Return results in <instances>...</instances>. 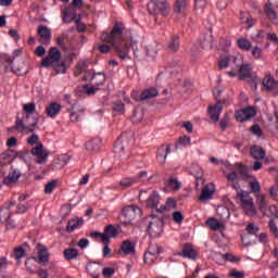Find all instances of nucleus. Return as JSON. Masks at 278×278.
Wrapping results in <instances>:
<instances>
[{
    "label": "nucleus",
    "mask_w": 278,
    "mask_h": 278,
    "mask_svg": "<svg viewBox=\"0 0 278 278\" xmlns=\"http://www.w3.org/2000/svg\"><path fill=\"white\" fill-rule=\"evenodd\" d=\"M56 187H58V180H52L48 182L45 188L46 194H52Z\"/></svg>",
    "instance_id": "nucleus-50"
},
{
    "label": "nucleus",
    "mask_w": 278,
    "mask_h": 278,
    "mask_svg": "<svg viewBox=\"0 0 278 278\" xmlns=\"http://www.w3.org/2000/svg\"><path fill=\"white\" fill-rule=\"evenodd\" d=\"M252 71L253 66H251V64H242L229 71L228 75L229 77H236L239 75V79H253Z\"/></svg>",
    "instance_id": "nucleus-5"
},
{
    "label": "nucleus",
    "mask_w": 278,
    "mask_h": 278,
    "mask_svg": "<svg viewBox=\"0 0 278 278\" xmlns=\"http://www.w3.org/2000/svg\"><path fill=\"white\" fill-rule=\"evenodd\" d=\"M147 207L150 210H156L160 212V193L157 191H151L147 199Z\"/></svg>",
    "instance_id": "nucleus-15"
},
{
    "label": "nucleus",
    "mask_w": 278,
    "mask_h": 278,
    "mask_svg": "<svg viewBox=\"0 0 278 278\" xmlns=\"http://www.w3.org/2000/svg\"><path fill=\"white\" fill-rule=\"evenodd\" d=\"M237 192V199H239L241 203L242 210L245 212L248 216H255L257 214V211L255 210V204L253 203V198H251V194L249 192L240 190H236Z\"/></svg>",
    "instance_id": "nucleus-3"
},
{
    "label": "nucleus",
    "mask_w": 278,
    "mask_h": 278,
    "mask_svg": "<svg viewBox=\"0 0 278 278\" xmlns=\"http://www.w3.org/2000/svg\"><path fill=\"white\" fill-rule=\"evenodd\" d=\"M62 112V105L56 102H51L46 106V114L49 118H55Z\"/></svg>",
    "instance_id": "nucleus-19"
},
{
    "label": "nucleus",
    "mask_w": 278,
    "mask_h": 278,
    "mask_svg": "<svg viewBox=\"0 0 278 278\" xmlns=\"http://www.w3.org/2000/svg\"><path fill=\"white\" fill-rule=\"evenodd\" d=\"M216 260H222L223 263L225 262H231L232 264H236V262H238V257H236L233 254L231 253H216L215 254Z\"/></svg>",
    "instance_id": "nucleus-31"
},
{
    "label": "nucleus",
    "mask_w": 278,
    "mask_h": 278,
    "mask_svg": "<svg viewBox=\"0 0 278 278\" xmlns=\"http://www.w3.org/2000/svg\"><path fill=\"white\" fill-rule=\"evenodd\" d=\"M251 174H249V168L241 163H236L233 165V170L227 175L228 182L230 184L233 190H240L239 179H250Z\"/></svg>",
    "instance_id": "nucleus-2"
},
{
    "label": "nucleus",
    "mask_w": 278,
    "mask_h": 278,
    "mask_svg": "<svg viewBox=\"0 0 278 278\" xmlns=\"http://www.w3.org/2000/svg\"><path fill=\"white\" fill-rule=\"evenodd\" d=\"M23 110L26 113V121H29L31 118V114L36 112V103L29 102L23 105Z\"/></svg>",
    "instance_id": "nucleus-36"
},
{
    "label": "nucleus",
    "mask_w": 278,
    "mask_h": 278,
    "mask_svg": "<svg viewBox=\"0 0 278 278\" xmlns=\"http://www.w3.org/2000/svg\"><path fill=\"white\" fill-rule=\"evenodd\" d=\"M162 253V247L150 243L148 247V251L143 255V262L149 264L150 266L157 260V255Z\"/></svg>",
    "instance_id": "nucleus-7"
},
{
    "label": "nucleus",
    "mask_w": 278,
    "mask_h": 278,
    "mask_svg": "<svg viewBox=\"0 0 278 278\" xmlns=\"http://www.w3.org/2000/svg\"><path fill=\"white\" fill-rule=\"evenodd\" d=\"M36 125H38V117L33 118V123L25 125V122L17 117L15 121L14 129L17 131H27L28 134H34L36 131Z\"/></svg>",
    "instance_id": "nucleus-9"
},
{
    "label": "nucleus",
    "mask_w": 278,
    "mask_h": 278,
    "mask_svg": "<svg viewBox=\"0 0 278 278\" xmlns=\"http://www.w3.org/2000/svg\"><path fill=\"white\" fill-rule=\"evenodd\" d=\"M167 49L174 52L179 51V35H172L167 42Z\"/></svg>",
    "instance_id": "nucleus-27"
},
{
    "label": "nucleus",
    "mask_w": 278,
    "mask_h": 278,
    "mask_svg": "<svg viewBox=\"0 0 278 278\" xmlns=\"http://www.w3.org/2000/svg\"><path fill=\"white\" fill-rule=\"evenodd\" d=\"M217 215L222 218V220H228L230 213L229 210L225 206H219L217 208Z\"/></svg>",
    "instance_id": "nucleus-45"
},
{
    "label": "nucleus",
    "mask_w": 278,
    "mask_h": 278,
    "mask_svg": "<svg viewBox=\"0 0 278 278\" xmlns=\"http://www.w3.org/2000/svg\"><path fill=\"white\" fill-rule=\"evenodd\" d=\"M237 47H239L241 51H249L250 49H253V45L247 38L237 39Z\"/></svg>",
    "instance_id": "nucleus-33"
},
{
    "label": "nucleus",
    "mask_w": 278,
    "mask_h": 278,
    "mask_svg": "<svg viewBox=\"0 0 278 278\" xmlns=\"http://www.w3.org/2000/svg\"><path fill=\"white\" fill-rule=\"evenodd\" d=\"M74 23H75L76 29H77V31H79V34H81L83 31H86V24L81 23L80 16H78Z\"/></svg>",
    "instance_id": "nucleus-58"
},
{
    "label": "nucleus",
    "mask_w": 278,
    "mask_h": 278,
    "mask_svg": "<svg viewBox=\"0 0 278 278\" xmlns=\"http://www.w3.org/2000/svg\"><path fill=\"white\" fill-rule=\"evenodd\" d=\"M62 18L65 23H75L79 16H77V12L73 8H66L62 11Z\"/></svg>",
    "instance_id": "nucleus-20"
},
{
    "label": "nucleus",
    "mask_w": 278,
    "mask_h": 278,
    "mask_svg": "<svg viewBox=\"0 0 278 278\" xmlns=\"http://www.w3.org/2000/svg\"><path fill=\"white\" fill-rule=\"evenodd\" d=\"M37 36H39L42 45H49V40H51V30L45 25H39L37 28Z\"/></svg>",
    "instance_id": "nucleus-17"
},
{
    "label": "nucleus",
    "mask_w": 278,
    "mask_h": 278,
    "mask_svg": "<svg viewBox=\"0 0 278 278\" xmlns=\"http://www.w3.org/2000/svg\"><path fill=\"white\" fill-rule=\"evenodd\" d=\"M206 226L210 227L212 231H220V229H225V224L219 223V220L214 217H210L206 220Z\"/></svg>",
    "instance_id": "nucleus-24"
},
{
    "label": "nucleus",
    "mask_w": 278,
    "mask_h": 278,
    "mask_svg": "<svg viewBox=\"0 0 278 278\" xmlns=\"http://www.w3.org/2000/svg\"><path fill=\"white\" fill-rule=\"evenodd\" d=\"M135 181H149V173L147 170L139 172L137 177H135Z\"/></svg>",
    "instance_id": "nucleus-54"
},
{
    "label": "nucleus",
    "mask_w": 278,
    "mask_h": 278,
    "mask_svg": "<svg viewBox=\"0 0 278 278\" xmlns=\"http://www.w3.org/2000/svg\"><path fill=\"white\" fill-rule=\"evenodd\" d=\"M114 273L115 270L112 267H106V268H103L102 270L103 277H106V278L113 277Z\"/></svg>",
    "instance_id": "nucleus-63"
},
{
    "label": "nucleus",
    "mask_w": 278,
    "mask_h": 278,
    "mask_svg": "<svg viewBox=\"0 0 278 278\" xmlns=\"http://www.w3.org/2000/svg\"><path fill=\"white\" fill-rule=\"evenodd\" d=\"M214 194V192L212 190H210V187H204L202 189V192L199 197V201H201V203L208 201V199H212V195Z\"/></svg>",
    "instance_id": "nucleus-37"
},
{
    "label": "nucleus",
    "mask_w": 278,
    "mask_h": 278,
    "mask_svg": "<svg viewBox=\"0 0 278 278\" xmlns=\"http://www.w3.org/2000/svg\"><path fill=\"white\" fill-rule=\"evenodd\" d=\"M160 94V91L155 87H149L144 89L140 96L137 92L131 94L135 101H149V99H155Z\"/></svg>",
    "instance_id": "nucleus-8"
},
{
    "label": "nucleus",
    "mask_w": 278,
    "mask_h": 278,
    "mask_svg": "<svg viewBox=\"0 0 278 278\" xmlns=\"http://www.w3.org/2000/svg\"><path fill=\"white\" fill-rule=\"evenodd\" d=\"M162 220L156 219L154 222H151L148 226V233L151 236V238H160L162 236Z\"/></svg>",
    "instance_id": "nucleus-12"
},
{
    "label": "nucleus",
    "mask_w": 278,
    "mask_h": 278,
    "mask_svg": "<svg viewBox=\"0 0 278 278\" xmlns=\"http://www.w3.org/2000/svg\"><path fill=\"white\" fill-rule=\"evenodd\" d=\"M90 237L91 238H100V240L103 244H108V237L104 236V232L101 233V232L93 231L90 233Z\"/></svg>",
    "instance_id": "nucleus-57"
},
{
    "label": "nucleus",
    "mask_w": 278,
    "mask_h": 278,
    "mask_svg": "<svg viewBox=\"0 0 278 278\" xmlns=\"http://www.w3.org/2000/svg\"><path fill=\"white\" fill-rule=\"evenodd\" d=\"M167 186L168 188H170L172 190H179L181 188V184L179 182V180H177L176 178H169L167 180Z\"/></svg>",
    "instance_id": "nucleus-49"
},
{
    "label": "nucleus",
    "mask_w": 278,
    "mask_h": 278,
    "mask_svg": "<svg viewBox=\"0 0 278 278\" xmlns=\"http://www.w3.org/2000/svg\"><path fill=\"white\" fill-rule=\"evenodd\" d=\"M148 12L155 16L162 14V16H168L170 14V4L166 0H151L148 3Z\"/></svg>",
    "instance_id": "nucleus-4"
},
{
    "label": "nucleus",
    "mask_w": 278,
    "mask_h": 278,
    "mask_svg": "<svg viewBox=\"0 0 278 278\" xmlns=\"http://www.w3.org/2000/svg\"><path fill=\"white\" fill-rule=\"evenodd\" d=\"M113 110L119 114H125V104L122 101H116L113 103Z\"/></svg>",
    "instance_id": "nucleus-55"
},
{
    "label": "nucleus",
    "mask_w": 278,
    "mask_h": 278,
    "mask_svg": "<svg viewBox=\"0 0 278 278\" xmlns=\"http://www.w3.org/2000/svg\"><path fill=\"white\" fill-rule=\"evenodd\" d=\"M168 153H170V146L163 144L157 149L156 159L160 164H164L166 162V157H168Z\"/></svg>",
    "instance_id": "nucleus-21"
},
{
    "label": "nucleus",
    "mask_w": 278,
    "mask_h": 278,
    "mask_svg": "<svg viewBox=\"0 0 278 278\" xmlns=\"http://www.w3.org/2000/svg\"><path fill=\"white\" fill-rule=\"evenodd\" d=\"M53 64H55V62L49 55L41 60V66H43V68H49L53 66Z\"/></svg>",
    "instance_id": "nucleus-56"
},
{
    "label": "nucleus",
    "mask_w": 278,
    "mask_h": 278,
    "mask_svg": "<svg viewBox=\"0 0 278 278\" xmlns=\"http://www.w3.org/2000/svg\"><path fill=\"white\" fill-rule=\"evenodd\" d=\"M268 227H269L270 233H273L275 238H278V227H277V223H275V219L273 218L269 219Z\"/></svg>",
    "instance_id": "nucleus-53"
},
{
    "label": "nucleus",
    "mask_w": 278,
    "mask_h": 278,
    "mask_svg": "<svg viewBox=\"0 0 278 278\" xmlns=\"http://www.w3.org/2000/svg\"><path fill=\"white\" fill-rule=\"evenodd\" d=\"M83 220L80 219H71L67 223V227H66V231H75V229H77V227H79V225H81Z\"/></svg>",
    "instance_id": "nucleus-44"
},
{
    "label": "nucleus",
    "mask_w": 278,
    "mask_h": 278,
    "mask_svg": "<svg viewBox=\"0 0 278 278\" xmlns=\"http://www.w3.org/2000/svg\"><path fill=\"white\" fill-rule=\"evenodd\" d=\"M104 236L108 238V244H110V240L118 236V230H116V227H114V225L110 224L104 229Z\"/></svg>",
    "instance_id": "nucleus-30"
},
{
    "label": "nucleus",
    "mask_w": 278,
    "mask_h": 278,
    "mask_svg": "<svg viewBox=\"0 0 278 278\" xmlns=\"http://www.w3.org/2000/svg\"><path fill=\"white\" fill-rule=\"evenodd\" d=\"M177 207V202L173 198H168L165 202V205L160 206V214H163V212H169V210H175Z\"/></svg>",
    "instance_id": "nucleus-32"
},
{
    "label": "nucleus",
    "mask_w": 278,
    "mask_h": 278,
    "mask_svg": "<svg viewBox=\"0 0 278 278\" xmlns=\"http://www.w3.org/2000/svg\"><path fill=\"white\" fill-rule=\"evenodd\" d=\"M21 175H23V173H21L18 169H13L4 178V184H7V186H12V184H16V181H18Z\"/></svg>",
    "instance_id": "nucleus-22"
},
{
    "label": "nucleus",
    "mask_w": 278,
    "mask_h": 278,
    "mask_svg": "<svg viewBox=\"0 0 278 278\" xmlns=\"http://www.w3.org/2000/svg\"><path fill=\"white\" fill-rule=\"evenodd\" d=\"M251 155L254 160H264L266 157V151L260 146H253L251 148Z\"/></svg>",
    "instance_id": "nucleus-26"
},
{
    "label": "nucleus",
    "mask_w": 278,
    "mask_h": 278,
    "mask_svg": "<svg viewBox=\"0 0 278 278\" xmlns=\"http://www.w3.org/2000/svg\"><path fill=\"white\" fill-rule=\"evenodd\" d=\"M48 55L54 61L58 62L62 59V52L58 48H50Z\"/></svg>",
    "instance_id": "nucleus-42"
},
{
    "label": "nucleus",
    "mask_w": 278,
    "mask_h": 278,
    "mask_svg": "<svg viewBox=\"0 0 278 278\" xmlns=\"http://www.w3.org/2000/svg\"><path fill=\"white\" fill-rule=\"evenodd\" d=\"M30 153L31 155L37 156V164H45L47 162V157H49V154L45 150V146H42V143H38L37 147L33 148Z\"/></svg>",
    "instance_id": "nucleus-10"
},
{
    "label": "nucleus",
    "mask_w": 278,
    "mask_h": 278,
    "mask_svg": "<svg viewBox=\"0 0 278 278\" xmlns=\"http://www.w3.org/2000/svg\"><path fill=\"white\" fill-rule=\"evenodd\" d=\"M172 216H173L175 223H178V225L181 224V223H184V214H181V212L175 211V212L172 214Z\"/></svg>",
    "instance_id": "nucleus-61"
},
{
    "label": "nucleus",
    "mask_w": 278,
    "mask_h": 278,
    "mask_svg": "<svg viewBox=\"0 0 278 278\" xmlns=\"http://www.w3.org/2000/svg\"><path fill=\"white\" fill-rule=\"evenodd\" d=\"M265 14L270 21H277V13H275V10H273L270 4L265 5Z\"/></svg>",
    "instance_id": "nucleus-47"
},
{
    "label": "nucleus",
    "mask_w": 278,
    "mask_h": 278,
    "mask_svg": "<svg viewBox=\"0 0 278 278\" xmlns=\"http://www.w3.org/2000/svg\"><path fill=\"white\" fill-rule=\"evenodd\" d=\"M38 260L39 262L47 264V262H49V252H47L45 249L39 250Z\"/></svg>",
    "instance_id": "nucleus-52"
},
{
    "label": "nucleus",
    "mask_w": 278,
    "mask_h": 278,
    "mask_svg": "<svg viewBox=\"0 0 278 278\" xmlns=\"http://www.w3.org/2000/svg\"><path fill=\"white\" fill-rule=\"evenodd\" d=\"M39 140H40V137L34 134L27 139V144H30V147H34V144H40Z\"/></svg>",
    "instance_id": "nucleus-59"
},
{
    "label": "nucleus",
    "mask_w": 278,
    "mask_h": 278,
    "mask_svg": "<svg viewBox=\"0 0 278 278\" xmlns=\"http://www.w3.org/2000/svg\"><path fill=\"white\" fill-rule=\"evenodd\" d=\"M253 116H255V110L251 106L245 108L239 112L236 113V118L237 121H239L240 123H244L247 121H251V118H253Z\"/></svg>",
    "instance_id": "nucleus-14"
},
{
    "label": "nucleus",
    "mask_w": 278,
    "mask_h": 278,
    "mask_svg": "<svg viewBox=\"0 0 278 278\" xmlns=\"http://www.w3.org/2000/svg\"><path fill=\"white\" fill-rule=\"evenodd\" d=\"M229 276L232 278H244V271H238L236 269H232Z\"/></svg>",
    "instance_id": "nucleus-64"
},
{
    "label": "nucleus",
    "mask_w": 278,
    "mask_h": 278,
    "mask_svg": "<svg viewBox=\"0 0 278 278\" xmlns=\"http://www.w3.org/2000/svg\"><path fill=\"white\" fill-rule=\"evenodd\" d=\"M252 56L254 58V60H260L262 58V48L254 47L252 49Z\"/></svg>",
    "instance_id": "nucleus-62"
},
{
    "label": "nucleus",
    "mask_w": 278,
    "mask_h": 278,
    "mask_svg": "<svg viewBox=\"0 0 278 278\" xmlns=\"http://www.w3.org/2000/svg\"><path fill=\"white\" fill-rule=\"evenodd\" d=\"M186 10V0H176L174 5V12L176 14H181Z\"/></svg>",
    "instance_id": "nucleus-43"
},
{
    "label": "nucleus",
    "mask_w": 278,
    "mask_h": 278,
    "mask_svg": "<svg viewBox=\"0 0 278 278\" xmlns=\"http://www.w3.org/2000/svg\"><path fill=\"white\" fill-rule=\"evenodd\" d=\"M86 149L87 151L94 152L99 151L101 149V139L94 138L86 142Z\"/></svg>",
    "instance_id": "nucleus-28"
},
{
    "label": "nucleus",
    "mask_w": 278,
    "mask_h": 278,
    "mask_svg": "<svg viewBox=\"0 0 278 278\" xmlns=\"http://www.w3.org/2000/svg\"><path fill=\"white\" fill-rule=\"evenodd\" d=\"M263 216H267V218H278V208L276 205L267 206L264 211Z\"/></svg>",
    "instance_id": "nucleus-35"
},
{
    "label": "nucleus",
    "mask_w": 278,
    "mask_h": 278,
    "mask_svg": "<svg viewBox=\"0 0 278 278\" xmlns=\"http://www.w3.org/2000/svg\"><path fill=\"white\" fill-rule=\"evenodd\" d=\"M249 187L251 192H253L254 194H257V192L262 190V185H260V181H257V179L251 180L249 182Z\"/></svg>",
    "instance_id": "nucleus-46"
},
{
    "label": "nucleus",
    "mask_w": 278,
    "mask_h": 278,
    "mask_svg": "<svg viewBox=\"0 0 278 278\" xmlns=\"http://www.w3.org/2000/svg\"><path fill=\"white\" fill-rule=\"evenodd\" d=\"M253 42H256L257 45L264 43V40H266V31L265 30H257L256 34L252 35Z\"/></svg>",
    "instance_id": "nucleus-38"
},
{
    "label": "nucleus",
    "mask_w": 278,
    "mask_h": 278,
    "mask_svg": "<svg viewBox=\"0 0 278 278\" xmlns=\"http://www.w3.org/2000/svg\"><path fill=\"white\" fill-rule=\"evenodd\" d=\"M25 255H27V252L25 251V249H23L21 247L15 248L13 251V257L17 262H21V260H23V257H25Z\"/></svg>",
    "instance_id": "nucleus-41"
},
{
    "label": "nucleus",
    "mask_w": 278,
    "mask_h": 278,
    "mask_svg": "<svg viewBox=\"0 0 278 278\" xmlns=\"http://www.w3.org/2000/svg\"><path fill=\"white\" fill-rule=\"evenodd\" d=\"M223 103H225V100H218L214 105L208 106V115L211 121H214V123H217V121L220 118Z\"/></svg>",
    "instance_id": "nucleus-11"
},
{
    "label": "nucleus",
    "mask_w": 278,
    "mask_h": 278,
    "mask_svg": "<svg viewBox=\"0 0 278 278\" xmlns=\"http://www.w3.org/2000/svg\"><path fill=\"white\" fill-rule=\"evenodd\" d=\"M256 203L258 205L260 212L264 214V212H266V210L268 208V202L266 201V198L264 197V194H257Z\"/></svg>",
    "instance_id": "nucleus-34"
},
{
    "label": "nucleus",
    "mask_w": 278,
    "mask_h": 278,
    "mask_svg": "<svg viewBox=\"0 0 278 278\" xmlns=\"http://www.w3.org/2000/svg\"><path fill=\"white\" fill-rule=\"evenodd\" d=\"M263 86L267 90H275L277 88V83H275V79L270 76H267L263 79Z\"/></svg>",
    "instance_id": "nucleus-40"
},
{
    "label": "nucleus",
    "mask_w": 278,
    "mask_h": 278,
    "mask_svg": "<svg viewBox=\"0 0 278 278\" xmlns=\"http://www.w3.org/2000/svg\"><path fill=\"white\" fill-rule=\"evenodd\" d=\"M138 216H142V210L136 205H128L122 210V217L125 218V225L131 224V220Z\"/></svg>",
    "instance_id": "nucleus-6"
},
{
    "label": "nucleus",
    "mask_w": 278,
    "mask_h": 278,
    "mask_svg": "<svg viewBox=\"0 0 278 278\" xmlns=\"http://www.w3.org/2000/svg\"><path fill=\"white\" fill-rule=\"evenodd\" d=\"M68 164V155L62 154L52 161V164L48 167V170H62Z\"/></svg>",
    "instance_id": "nucleus-13"
},
{
    "label": "nucleus",
    "mask_w": 278,
    "mask_h": 278,
    "mask_svg": "<svg viewBox=\"0 0 278 278\" xmlns=\"http://www.w3.org/2000/svg\"><path fill=\"white\" fill-rule=\"evenodd\" d=\"M121 251L124 255H134L136 253V244L131 243L129 240H125L121 245Z\"/></svg>",
    "instance_id": "nucleus-23"
},
{
    "label": "nucleus",
    "mask_w": 278,
    "mask_h": 278,
    "mask_svg": "<svg viewBox=\"0 0 278 278\" xmlns=\"http://www.w3.org/2000/svg\"><path fill=\"white\" fill-rule=\"evenodd\" d=\"M134 184H137L136 178H124L121 180L119 186H122V188H131Z\"/></svg>",
    "instance_id": "nucleus-51"
},
{
    "label": "nucleus",
    "mask_w": 278,
    "mask_h": 278,
    "mask_svg": "<svg viewBox=\"0 0 278 278\" xmlns=\"http://www.w3.org/2000/svg\"><path fill=\"white\" fill-rule=\"evenodd\" d=\"M240 22L243 25H248V29H251V27L255 25V20L251 16V13H248V12H241Z\"/></svg>",
    "instance_id": "nucleus-25"
},
{
    "label": "nucleus",
    "mask_w": 278,
    "mask_h": 278,
    "mask_svg": "<svg viewBox=\"0 0 278 278\" xmlns=\"http://www.w3.org/2000/svg\"><path fill=\"white\" fill-rule=\"evenodd\" d=\"M102 42L111 45L121 60H131L129 56V47L132 51H136L138 42L140 41V35L136 30H128L125 25L116 22L110 33H103L101 35Z\"/></svg>",
    "instance_id": "nucleus-1"
},
{
    "label": "nucleus",
    "mask_w": 278,
    "mask_h": 278,
    "mask_svg": "<svg viewBox=\"0 0 278 278\" xmlns=\"http://www.w3.org/2000/svg\"><path fill=\"white\" fill-rule=\"evenodd\" d=\"M180 257H186L187 260H197L199 257V253L192 249V245L185 244L182 247V251L178 253Z\"/></svg>",
    "instance_id": "nucleus-18"
},
{
    "label": "nucleus",
    "mask_w": 278,
    "mask_h": 278,
    "mask_svg": "<svg viewBox=\"0 0 278 278\" xmlns=\"http://www.w3.org/2000/svg\"><path fill=\"white\" fill-rule=\"evenodd\" d=\"M63 255L67 262H71L76 260V257H79V251H77L75 248H67L64 250Z\"/></svg>",
    "instance_id": "nucleus-29"
},
{
    "label": "nucleus",
    "mask_w": 278,
    "mask_h": 278,
    "mask_svg": "<svg viewBox=\"0 0 278 278\" xmlns=\"http://www.w3.org/2000/svg\"><path fill=\"white\" fill-rule=\"evenodd\" d=\"M245 231L250 236H256V233H260V227L255 226V224H253V223H250L247 225Z\"/></svg>",
    "instance_id": "nucleus-48"
},
{
    "label": "nucleus",
    "mask_w": 278,
    "mask_h": 278,
    "mask_svg": "<svg viewBox=\"0 0 278 278\" xmlns=\"http://www.w3.org/2000/svg\"><path fill=\"white\" fill-rule=\"evenodd\" d=\"M85 79H90L92 85L99 88V86H103V84H105V74L103 73L93 74L92 72H89L86 75Z\"/></svg>",
    "instance_id": "nucleus-16"
},
{
    "label": "nucleus",
    "mask_w": 278,
    "mask_h": 278,
    "mask_svg": "<svg viewBox=\"0 0 278 278\" xmlns=\"http://www.w3.org/2000/svg\"><path fill=\"white\" fill-rule=\"evenodd\" d=\"M229 66V59L227 56H223L218 60V68L223 71V68H227Z\"/></svg>",
    "instance_id": "nucleus-60"
},
{
    "label": "nucleus",
    "mask_w": 278,
    "mask_h": 278,
    "mask_svg": "<svg viewBox=\"0 0 278 278\" xmlns=\"http://www.w3.org/2000/svg\"><path fill=\"white\" fill-rule=\"evenodd\" d=\"M70 67H71V63H66V61H61L60 64H56L54 66V71L58 74L64 75V73H66V71H68Z\"/></svg>",
    "instance_id": "nucleus-39"
}]
</instances>
